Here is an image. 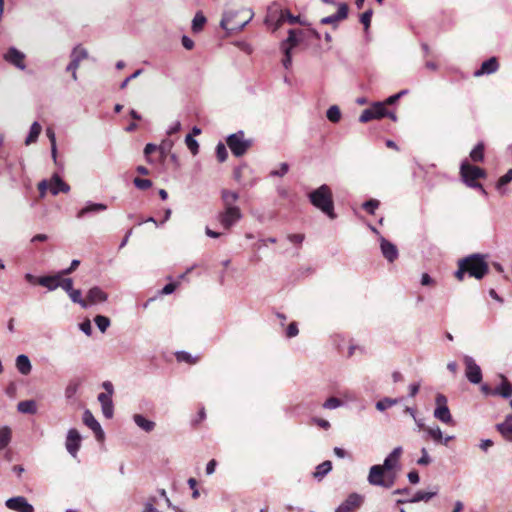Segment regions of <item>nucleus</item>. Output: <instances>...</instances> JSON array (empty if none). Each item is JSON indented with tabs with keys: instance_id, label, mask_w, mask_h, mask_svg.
<instances>
[{
	"instance_id": "obj_1",
	"label": "nucleus",
	"mask_w": 512,
	"mask_h": 512,
	"mask_svg": "<svg viewBox=\"0 0 512 512\" xmlns=\"http://www.w3.org/2000/svg\"><path fill=\"white\" fill-rule=\"evenodd\" d=\"M457 267L454 277L458 281H463L465 274L481 280L489 273L488 255L481 253L470 254L460 258L457 262Z\"/></svg>"
},
{
	"instance_id": "obj_2",
	"label": "nucleus",
	"mask_w": 512,
	"mask_h": 512,
	"mask_svg": "<svg viewBox=\"0 0 512 512\" xmlns=\"http://www.w3.org/2000/svg\"><path fill=\"white\" fill-rule=\"evenodd\" d=\"M238 199L237 192L228 189L221 191L223 210L218 213L217 220L225 230H230L242 218L241 209L236 205Z\"/></svg>"
},
{
	"instance_id": "obj_3",
	"label": "nucleus",
	"mask_w": 512,
	"mask_h": 512,
	"mask_svg": "<svg viewBox=\"0 0 512 512\" xmlns=\"http://www.w3.org/2000/svg\"><path fill=\"white\" fill-rule=\"evenodd\" d=\"M254 13L248 8L230 9L221 20V27L230 33L241 31L253 18Z\"/></svg>"
},
{
	"instance_id": "obj_4",
	"label": "nucleus",
	"mask_w": 512,
	"mask_h": 512,
	"mask_svg": "<svg viewBox=\"0 0 512 512\" xmlns=\"http://www.w3.org/2000/svg\"><path fill=\"white\" fill-rule=\"evenodd\" d=\"M459 175L461 181L469 188L478 189L483 195L487 192L483 185L478 181L487 177L485 169L473 165L469 160L465 159L461 162Z\"/></svg>"
},
{
	"instance_id": "obj_5",
	"label": "nucleus",
	"mask_w": 512,
	"mask_h": 512,
	"mask_svg": "<svg viewBox=\"0 0 512 512\" xmlns=\"http://www.w3.org/2000/svg\"><path fill=\"white\" fill-rule=\"evenodd\" d=\"M308 198L314 207L321 210L330 219L336 218V214L334 213L333 193L328 185L323 184L313 190L308 194Z\"/></svg>"
},
{
	"instance_id": "obj_6",
	"label": "nucleus",
	"mask_w": 512,
	"mask_h": 512,
	"mask_svg": "<svg viewBox=\"0 0 512 512\" xmlns=\"http://www.w3.org/2000/svg\"><path fill=\"white\" fill-rule=\"evenodd\" d=\"M396 480L395 472H388L382 465H374L370 468L368 481L371 485L390 488Z\"/></svg>"
},
{
	"instance_id": "obj_7",
	"label": "nucleus",
	"mask_w": 512,
	"mask_h": 512,
	"mask_svg": "<svg viewBox=\"0 0 512 512\" xmlns=\"http://www.w3.org/2000/svg\"><path fill=\"white\" fill-rule=\"evenodd\" d=\"M226 143L236 157H241L252 147V140L246 139L243 131L231 134L226 138Z\"/></svg>"
},
{
	"instance_id": "obj_8",
	"label": "nucleus",
	"mask_w": 512,
	"mask_h": 512,
	"mask_svg": "<svg viewBox=\"0 0 512 512\" xmlns=\"http://www.w3.org/2000/svg\"><path fill=\"white\" fill-rule=\"evenodd\" d=\"M386 116L390 117L393 121L396 120V115L394 113H389L384 103H375L361 113L359 121L367 123L373 119H381Z\"/></svg>"
},
{
	"instance_id": "obj_9",
	"label": "nucleus",
	"mask_w": 512,
	"mask_h": 512,
	"mask_svg": "<svg viewBox=\"0 0 512 512\" xmlns=\"http://www.w3.org/2000/svg\"><path fill=\"white\" fill-rule=\"evenodd\" d=\"M102 386L105 389V392H102L98 395V401L101 404L103 415L104 416H112L113 415V403H112L113 385L111 382L105 381Z\"/></svg>"
},
{
	"instance_id": "obj_10",
	"label": "nucleus",
	"mask_w": 512,
	"mask_h": 512,
	"mask_svg": "<svg viewBox=\"0 0 512 512\" xmlns=\"http://www.w3.org/2000/svg\"><path fill=\"white\" fill-rule=\"evenodd\" d=\"M283 10L277 3H272L268 9L265 17V24L273 27V31L277 30L283 24Z\"/></svg>"
},
{
	"instance_id": "obj_11",
	"label": "nucleus",
	"mask_w": 512,
	"mask_h": 512,
	"mask_svg": "<svg viewBox=\"0 0 512 512\" xmlns=\"http://www.w3.org/2000/svg\"><path fill=\"white\" fill-rule=\"evenodd\" d=\"M70 57H71V61H70L69 65L67 66L66 70L68 72H71L73 80L76 81L77 80V73H76V71H77V69H78V67L80 65V62L82 60L88 58V52L83 47L76 46L73 49Z\"/></svg>"
},
{
	"instance_id": "obj_12",
	"label": "nucleus",
	"mask_w": 512,
	"mask_h": 512,
	"mask_svg": "<svg viewBox=\"0 0 512 512\" xmlns=\"http://www.w3.org/2000/svg\"><path fill=\"white\" fill-rule=\"evenodd\" d=\"M465 364V375L467 379L473 383L478 384L482 381V371L481 368L476 364L470 356L464 357Z\"/></svg>"
},
{
	"instance_id": "obj_13",
	"label": "nucleus",
	"mask_w": 512,
	"mask_h": 512,
	"mask_svg": "<svg viewBox=\"0 0 512 512\" xmlns=\"http://www.w3.org/2000/svg\"><path fill=\"white\" fill-rule=\"evenodd\" d=\"M81 440H82L81 435L77 429H70L68 431L65 446H66L67 451L73 457L76 456V454L81 446Z\"/></svg>"
},
{
	"instance_id": "obj_14",
	"label": "nucleus",
	"mask_w": 512,
	"mask_h": 512,
	"mask_svg": "<svg viewBox=\"0 0 512 512\" xmlns=\"http://www.w3.org/2000/svg\"><path fill=\"white\" fill-rule=\"evenodd\" d=\"M362 503L363 497L361 495L356 493L350 494L348 498L338 506L336 512H353L359 508Z\"/></svg>"
},
{
	"instance_id": "obj_15",
	"label": "nucleus",
	"mask_w": 512,
	"mask_h": 512,
	"mask_svg": "<svg viewBox=\"0 0 512 512\" xmlns=\"http://www.w3.org/2000/svg\"><path fill=\"white\" fill-rule=\"evenodd\" d=\"M6 506L17 512H34V508L29 504L25 497L18 496L6 501Z\"/></svg>"
},
{
	"instance_id": "obj_16",
	"label": "nucleus",
	"mask_w": 512,
	"mask_h": 512,
	"mask_svg": "<svg viewBox=\"0 0 512 512\" xmlns=\"http://www.w3.org/2000/svg\"><path fill=\"white\" fill-rule=\"evenodd\" d=\"M4 59L21 70H24L26 67L24 53L14 47L8 49L4 55Z\"/></svg>"
},
{
	"instance_id": "obj_17",
	"label": "nucleus",
	"mask_w": 512,
	"mask_h": 512,
	"mask_svg": "<svg viewBox=\"0 0 512 512\" xmlns=\"http://www.w3.org/2000/svg\"><path fill=\"white\" fill-rule=\"evenodd\" d=\"M348 16V6L347 4H341L338 8L336 14L327 16L321 19V24L328 25L331 24L334 28L337 27L338 22L346 19Z\"/></svg>"
},
{
	"instance_id": "obj_18",
	"label": "nucleus",
	"mask_w": 512,
	"mask_h": 512,
	"mask_svg": "<svg viewBox=\"0 0 512 512\" xmlns=\"http://www.w3.org/2000/svg\"><path fill=\"white\" fill-rule=\"evenodd\" d=\"M49 190L53 195H57L60 192L68 193L70 186L65 183L57 174H54L49 181Z\"/></svg>"
},
{
	"instance_id": "obj_19",
	"label": "nucleus",
	"mask_w": 512,
	"mask_h": 512,
	"mask_svg": "<svg viewBox=\"0 0 512 512\" xmlns=\"http://www.w3.org/2000/svg\"><path fill=\"white\" fill-rule=\"evenodd\" d=\"M499 69V63L496 57H491L484 61L479 70L474 72V76L479 77L484 74L495 73Z\"/></svg>"
},
{
	"instance_id": "obj_20",
	"label": "nucleus",
	"mask_w": 512,
	"mask_h": 512,
	"mask_svg": "<svg viewBox=\"0 0 512 512\" xmlns=\"http://www.w3.org/2000/svg\"><path fill=\"white\" fill-rule=\"evenodd\" d=\"M380 246L383 256L389 262H393L398 258V249L393 243L383 238Z\"/></svg>"
},
{
	"instance_id": "obj_21",
	"label": "nucleus",
	"mask_w": 512,
	"mask_h": 512,
	"mask_svg": "<svg viewBox=\"0 0 512 512\" xmlns=\"http://www.w3.org/2000/svg\"><path fill=\"white\" fill-rule=\"evenodd\" d=\"M107 298V293H105L101 288L96 286L88 291L86 301L88 305H93L96 303L105 302Z\"/></svg>"
},
{
	"instance_id": "obj_22",
	"label": "nucleus",
	"mask_w": 512,
	"mask_h": 512,
	"mask_svg": "<svg viewBox=\"0 0 512 512\" xmlns=\"http://www.w3.org/2000/svg\"><path fill=\"white\" fill-rule=\"evenodd\" d=\"M402 454V448L396 447L384 460L382 465L388 472H394Z\"/></svg>"
},
{
	"instance_id": "obj_23",
	"label": "nucleus",
	"mask_w": 512,
	"mask_h": 512,
	"mask_svg": "<svg viewBox=\"0 0 512 512\" xmlns=\"http://www.w3.org/2000/svg\"><path fill=\"white\" fill-rule=\"evenodd\" d=\"M499 377L501 379V384L494 388V395L510 398L512 396V384L504 375H499Z\"/></svg>"
},
{
	"instance_id": "obj_24",
	"label": "nucleus",
	"mask_w": 512,
	"mask_h": 512,
	"mask_svg": "<svg viewBox=\"0 0 512 512\" xmlns=\"http://www.w3.org/2000/svg\"><path fill=\"white\" fill-rule=\"evenodd\" d=\"M84 423L94 432L95 437L99 442L104 441L105 434L96 418H84Z\"/></svg>"
},
{
	"instance_id": "obj_25",
	"label": "nucleus",
	"mask_w": 512,
	"mask_h": 512,
	"mask_svg": "<svg viewBox=\"0 0 512 512\" xmlns=\"http://www.w3.org/2000/svg\"><path fill=\"white\" fill-rule=\"evenodd\" d=\"M434 416H451L447 406V398L442 394H438L436 396V408L434 411Z\"/></svg>"
},
{
	"instance_id": "obj_26",
	"label": "nucleus",
	"mask_w": 512,
	"mask_h": 512,
	"mask_svg": "<svg viewBox=\"0 0 512 512\" xmlns=\"http://www.w3.org/2000/svg\"><path fill=\"white\" fill-rule=\"evenodd\" d=\"M37 283L49 290H55L59 287V273L52 276H42L37 279Z\"/></svg>"
},
{
	"instance_id": "obj_27",
	"label": "nucleus",
	"mask_w": 512,
	"mask_h": 512,
	"mask_svg": "<svg viewBox=\"0 0 512 512\" xmlns=\"http://www.w3.org/2000/svg\"><path fill=\"white\" fill-rule=\"evenodd\" d=\"M496 428L505 440L512 441V418H506L503 423L497 424Z\"/></svg>"
},
{
	"instance_id": "obj_28",
	"label": "nucleus",
	"mask_w": 512,
	"mask_h": 512,
	"mask_svg": "<svg viewBox=\"0 0 512 512\" xmlns=\"http://www.w3.org/2000/svg\"><path fill=\"white\" fill-rule=\"evenodd\" d=\"M469 157L474 163H482L485 158V144L483 142L477 143V145L471 150Z\"/></svg>"
},
{
	"instance_id": "obj_29",
	"label": "nucleus",
	"mask_w": 512,
	"mask_h": 512,
	"mask_svg": "<svg viewBox=\"0 0 512 512\" xmlns=\"http://www.w3.org/2000/svg\"><path fill=\"white\" fill-rule=\"evenodd\" d=\"M16 367L23 375H28L31 372L32 366L29 358L26 355H19L16 359Z\"/></svg>"
},
{
	"instance_id": "obj_30",
	"label": "nucleus",
	"mask_w": 512,
	"mask_h": 512,
	"mask_svg": "<svg viewBox=\"0 0 512 512\" xmlns=\"http://www.w3.org/2000/svg\"><path fill=\"white\" fill-rule=\"evenodd\" d=\"M18 411L22 414L37 413V403L34 400H25L18 403Z\"/></svg>"
},
{
	"instance_id": "obj_31",
	"label": "nucleus",
	"mask_w": 512,
	"mask_h": 512,
	"mask_svg": "<svg viewBox=\"0 0 512 512\" xmlns=\"http://www.w3.org/2000/svg\"><path fill=\"white\" fill-rule=\"evenodd\" d=\"M106 209H107V206L105 204H102V203H91V204H88L87 206H85L84 208H82L78 212L77 217L78 218H82V217H84L88 213L105 211Z\"/></svg>"
},
{
	"instance_id": "obj_32",
	"label": "nucleus",
	"mask_w": 512,
	"mask_h": 512,
	"mask_svg": "<svg viewBox=\"0 0 512 512\" xmlns=\"http://www.w3.org/2000/svg\"><path fill=\"white\" fill-rule=\"evenodd\" d=\"M332 469V463L329 460H326L319 464L316 467L315 472L313 473V477L321 480L326 474H328Z\"/></svg>"
},
{
	"instance_id": "obj_33",
	"label": "nucleus",
	"mask_w": 512,
	"mask_h": 512,
	"mask_svg": "<svg viewBox=\"0 0 512 512\" xmlns=\"http://www.w3.org/2000/svg\"><path fill=\"white\" fill-rule=\"evenodd\" d=\"M420 429L427 431L428 435L436 442H442V432L439 427H425L424 424L417 422Z\"/></svg>"
},
{
	"instance_id": "obj_34",
	"label": "nucleus",
	"mask_w": 512,
	"mask_h": 512,
	"mask_svg": "<svg viewBox=\"0 0 512 512\" xmlns=\"http://www.w3.org/2000/svg\"><path fill=\"white\" fill-rule=\"evenodd\" d=\"M41 130H42L41 125L38 122H34L31 125L29 135L27 136V138L25 140V144L30 145V144L36 142L41 133Z\"/></svg>"
},
{
	"instance_id": "obj_35",
	"label": "nucleus",
	"mask_w": 512,
	"mask_h": 512,
	"mask_svg": "<svg viewBox=\"0 0 512 512\" xmlns=\"http://www.w3.org/2000/svg\"><path fill=\"white\" fill-rule=\"evenodd\" d=\"M12 431L9 427L0 428V450L8 446L11 441Z\"/></svg>"
},
{
	"instance_id": "obj_36",
	"label": "nucleus",
	"mask_w": 512,
	"mask_h": 512,
	"mask_svg": "<svg viewBox=\"0 0 512 512\" xmlns=\"http://www.w3.org/2000/svg\"><path fill=\"white\" fill-rule=\"evenodd\" d=\"M206 23V18L201 12H197L192 21V30L194 32H199L203 29Z\"/></svg>"
},
{
	"instance_id": "obj_37",
	"label": "nucleus",
	"mask_w": 512,
	"mask_h": 512,
	"mask_svg": "<svg viewBox=\"0 0 512 512\" xmlns=\"http://www.w3.org/2000/svg\"><path fill=\"white\" fill-rule=\"evenodd\" d=\"M299 44V39L296 37L295 30H289L288 38L282 42V49H285L286 47H290V50H292L294 47H296Z\"/></svg>"
},
{
	"instance_id": "obj_38",
	"label": "nucleus",
	"mask_w": 512,
	"mask_h": 512,
	"mask_svg": "<svg viewBox=\"0 0 512 512\" xmlns=\"http://www.w3.org/2000/svg\"><path fill=\"white\" fill-rule=\"evenodd\" d=\"M68 294H69V297L71 298V300L74 303L80 304L82 308H87L88 307V303H87L86 299L82 298L80 290L72 289V290H70L68 292Z\"/></svg>"
},
{
	"instance_id": "obj_39",
	"label": "nucleus",
	"mask_w": 512,
	"mask_h": 512,
	"mask_svg": "<svg viewBox=\"0 0 512 512\" xmlns=\"http://www.w3.org/2000/svg\"><path fill=\"white\" fill-rule=\"evenodd\" d=\"M326 116L329 121L337 123L341 119V111L338 106L333 105L327 110Z\"/></svg>"
},
{
	"instance_id": "obj_40",
	"label": "nucleus",
	"mask_w": 512,
	"mask_h": 512,
	"mask_svg": "<svg viewBox=\"0 0 512 512\" xmlns=\"http://www.w3.org/2000/svg\"><path fill=\"white\" fill-rule=\"evenodd\" d=\"M94 321L101 332H105L110 326V319L103 315H97Z\"/></svg>"
},
{
	"instance_id": "obj_41",
	"label": "nucleus",
	"mask_w": 512,
	"mask_h": 512,
	"mask_svg": "<svg viewBox=\"0 0 512 512\" xmlns=\"http://www.w3.org/2000/svg\"><path fill=\"white\" fill-rule=\"evenodd\" d=\"M185 143L193 155H196L199 152V144L191 134L186 136Z\"/></svg>"
},
{
	"instance_id": "obj_42",
	"label": "nucleus",
	"mask_w": 512,
	"mask_h": 512,
	"mask_svg": "<svg viewBox=\"0 0 512 512\" xmlns=\"http://www.w3.org/2000/svg\"><path fill=\"white\" fill-rule=\"evenodd\" d=\"M436 493L435 492H424L418 491L409 502H419V501H428L430 500Z\"/></svg>"
},
{
	"instance_id": "obj_43",
	"label": "nucleus",
	"mask_w": 512,
	"mask_h": 512,
	"mask_svg": "<svg viewBox=\"0 0 512 512\" xmlns=\"http://www.w3.org/2000/svg\"><path fill=\"white\" fill-rule=\"evenodd\" d=\"M135 419V422L136 424L142 428L143 430L149 432L151 431L154 426H155V423L151 420H149L148 418H134Z\"/></svg>"
},
{
	"instance_id": "obj_44",
	"label": "nucleus",
	"mask_w": 512,
	"mask_h": 512,
	"mask_svg": "<svg viewBox=\"0 0 512 512\" xmlns=\"http://www.w3.org/2000/svg\"><path fill=\"white\" fill-rule=\"evenodd\" d=\"M66 274L59 272V287L65 290L67 293L73 289V281L71 278H63Z\"/></svg>"
},
{
	"instance_id": "obj_45",
	"label": "nucleus",
	"mask_w": 512,
	"mask_h": 512,
	"mask_svg": "<svg viewBox=\"0 0 512 512\" xmlns=\"http://www.w3.org/2000/svg\"><path fill=\"white\" fill-rule=\"evenodd\" d=\"M216 157L219 162H224L228 158V151L223 143H218L216 146Z\"/></svg>"
},
{
	"instance_id": "obj_46",
	"label": "nucleus",
	"mask_w": 512,
	"mask_h": 512,
	"mask_svg": "<svg viewBox=\"0 0 512 512\" xmlns=\"http://www.w3.org/2000/svg\"><path fill=\"white\" fill-rule=\"evenodd\" d=\"M379 204H380V202H379L378 200H376V199H370V200L366 201V202L362 205V207H363V209H364L367 213H369V214L373 215V214L375 213V210L379 207Z\"/></svg>"
},
{
	"instance_id": "obj_47",
	"label": "nucleus",
	"mask_w": 512,
	"mask_h": 512,
	"mask_svg": "<svg viewBox=\"0 0 512 512\" xmlns=\"http://www.w3.org/2000/svg\"><path fill=\"white\" fill-rule=\"evenodd\" d=\"M46 135L51 142V152H52L53 158L55 159L56 153H57V148H56V138H55L54 130L52 128L48 127L46 129Z\"/></svg>"
},
{
	"instance_id": "obj_48",
	"label": "nucleus",
	"mask_w": 512,
	"mask_h": 512,
	"mask_svg": "<svg viewBox=\"0 0 512 512\" xmlns=\"http://www.w3.org/2000/svg\"><path fill=\"white\" fill-rule=\"evenodd\" d=\"M512 181V169H509L505 175L501 176L497 183L496 188L501 189L503 186L507 185Z\"/></svg>"
},
{
	"instance_id": "obj_49",
	"label": "nucleus",
	"mask_w": 512,
	"mask_h": 512,
	"mask_svg": "<svg viewBox=\"0 0 512 512\" xmlns=\"http://www.w3.org/2000/svg\"><path fill=\"white\" fill-rule=\"evenodd\" d=\"M134 185L140 190H147L152 186V181L136 177L133 181Z\"/></svg>"
},
{
	"instance_id": "obj_50",
	"label": "nucleus",
	"mask_w": 512,
	"mask_h": 512,
	"mask_svg": "<svg viewBox=\"0 0 512 512\" xmlns=\"http://www.w3.org/2000/svg\"><path fill=\"white\" fill-rule=\"evenodd\" d=\"M396 403H397L396 399L385 398L376 403V408L380 412H383L387 407H391L392 405H394Z\"/></svg>"
},
{
	"instance_id": "obj_51",
	"label": "nucleus",
	"mask_w": 512,
	"mask_h": 512,
	"mask_svg": "<svg viewBox=\"0 0 512 512\" xmlns=\"http://www.w3.org/2000/svg\"><path fill=\"white\" fill-rule=\"evenodd\" d=\"M176 359L179 362H186L189 364L196 363V359H194L189 353L181 351L176 353Z\"/></svg>"
},
{
	"instance_id": "obj_52",
	"label": "nucleus",
	"mask_w": 512,
	"mask_h": 512,
	"mask_svg": "<svg viewBox=\"0 0 512 512\" xmlns=\"http://www.w3.org/2000/svg\"><path fill=\"white\" fill-rule=\"evenodd\" d=\"M341 405H343V401L337 397H330L323 404V406L325 408H329V409L337 408Z\"/></svg>"
},
{
	"instance_id": "obj_53",
	"label": "nucleus",
	"mask_w": 512,
	"mask_h": 512,
	"mask_svg": "<svg viewBox=\"0 0 512 512\" xmlns=\"http://www.w3.org/2000/svg\"><path fill=\"white\" fill-rule=\"evenodd\" d=\"M283 52H284V58L282 60V63H283V66L286 69H288L292 64V55H291L290 47H286L285 49H283Z\"/></svg>"
},
{
	"instance_id": "obj_54",
	"label": "nucleus",
	"mask_w": 512,
	"mask_h": 512,
	"mask_svg": "<svg viewBox=\"0 0 512 512\" xmlns=\"http://www.w3.org/2000/svg\"><path fill=\"white\" fill-rule=\"evenodd\" d=\"M158 149V147L155 144L148 143L144 148V155L146 156L147 162L152 163V159L150 155L155 152Z\"/></svg>"
},
{
	"instance_id": "obj_55",
	"label": "nucleus",
	"mask_w": 512,
	"mask_h": 512,
	"mask_svg": "<svg viewBox=\"0 0 512 512\" xmlns=\"http://www.w3.org/2000/svg\"><path fill=\"white\" fill-rule=\"evenodd\" d=\"M298 333H299V330H298L297 323L291 322L286 329V336L288 338H292V337L297 336Z\"/></svg>"
},
{
	"instance_id": "obj_56",
	"label": "nucleus",
	"mask_w": 512,
	"mask_h": 512,
	"mask_svg": "<svg viewBox=\"0 0 512 512\" xmlns=\"http://www.w3.org/2000/svg\"><path fill=\"white\" fill-rule=\"evenodd\" d=\"M372 13V10H367L361 15L360 21L365 26V29H368L370 26Z\"/></svg>"
},
{
	"instance_id": "obj_57",
	"label": "nucleus",
	"mask_w": 512,
	"mask_h": 512,
	"mask_svg": "<svg viewBox=\"0 0 512 512\" xmlns=\"http://www.w3.org/2000/svg\"><path fill=\"white\" fill-rule=\"evenodd\" d=\"M78 386L79 384L76 382H72L67 386L65 390V395L68 399L72 398L76 394Z\"/></svg>"
},
{
	"instance_id": "obj_58",
	"label": "nucleus",
	"mask_w": 512,
	"mask_h": 512,
	"mask_svg": "<svg viewBox=\"0 0 512 512\" xmlns=\"http://www.w3.org/2000/svg\"><path fill=\"white\" fill-rule=\"evenodd\" d=\"M288 240L293 243V244H296V245H300L304 239H305V235L304 234H301V233H298V234H289L287 236Z\"/></svg>"
},
{
	"instance_id": "obj_59",
	"label": "nucleus",
	"mask_w": 512,
	"mask_h": 512,
	"mask_svg": "<svg viewBox=\"0 0 512 512\" xmlns=\"http://www.w3.org/2000/svg\"><path fill=\"white\" fill-rule=\"evenodd\" d=\"M421 453L422 456L418 459L417 463L419 465H428L431 462V459L428 455L426 448H422Z\"/></svg>"
},
{
	"instance_id": "obj_60",
	"label": "nucleus",
	"mask_w": 512,
	"mask_h": 512,
	"mask_svg": "<svg viewBox=\"0 0 512 512\" xmlns=\"http://www.w3.org/2000/svg\"><path fill=\"white\" fill-rule=\"evenodd\" d=\"M282 16H283V23L285 21L289 22L290 24H295L297 23L298 21V18L293 16L289 10H283L282 12Z\"/></svg>"
},
{
	"instance_id": "obj_61",
	"label": "nucleus",
	"mask_w": 512,
	"mask_h": 512,
	"mask_svg": "<svg viewBox=\"0 0 512 512\" xmlns=\"http://www.w3.org/2000/svg\"><path fill=\"white\" fill-rule=\"evenodd\" d=\"M38 190H39V193H40V196L41 197H44L45 194H46V191L48 190L49 188V182L46 181V180H43L41 182L38 183V186H37Z\"/></svg>"
},
{
	"instance_id": "obj_62",
	"label": "nucleus",
	"mask_w": 512,
	"mask_h": 512,
	"mask_svg": "<svg viewBox=\"0 0 512 512\" xmlns=\"http://www.w3.org/2000/svg\"><path fill=\"white\" fill-rule=\"evenodd\" d=\"M177 285H178L177 283H168L167 285H165L163 287L161 293L164 295L170 294L175 291V289L177 288Z\"/></svg>"
},
{
	"instance_id": "obj_63",
	"label": "nucleus",
	"mask_w": 512,
	"mask_h": 512,
	"mask_svg": "<svg viewBox=\"0 0 512 512\" xmlns=\"http://www.w3.org/2000/svg\"><path fill=\"white\" fill-rule=\"evenodd\" d=\"M80 329L86 334V335H91V331H92V328H91V323L89 320H85L84 322H82L80 324Z\"/></svg>"
},
{
	"instance_id": "obj_64",
	"label": "nucleus",
	"mask_w": 512,
	"mask_h": 512,
	"mask_svg": "<svg viewBox=\"0 0 512 512\" xmlns=\"http://www.w3.org/2000/svg\"><path fill=\"white\" fill-rule=\"evenodd\" d=\"M155 498H151L145 505L144 512H158L154 507Z\"/></svg>"
}]
</instances>
